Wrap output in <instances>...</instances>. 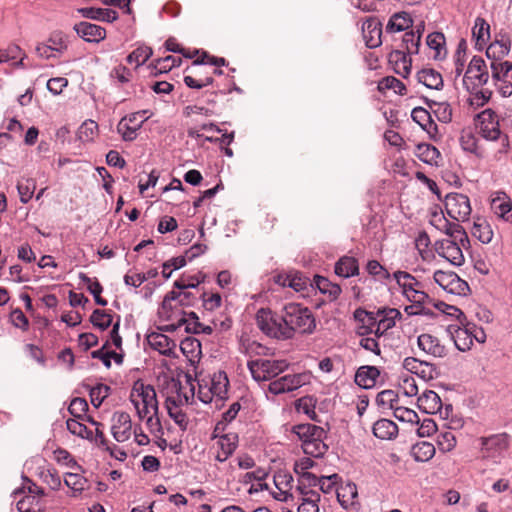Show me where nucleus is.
I'll use <instances>...</instances> for the list:
<instances>
[{
    "mask_svg": "<svg viewBox=\"0 0 512 512\" xmlns=\"http://www.w3.org/2000/svg\"><path fill=\"white\" fill-rule=\"evenodd\" d=\"M130 401L138 418L145 421L150 433L155 436L162 434L163 429L158 416L159 407L154 387L142 381H136L130 392Z\"/></svg>",
    "mask_w": 512,
    "mask_h": 512,
    "instance_id": "f257e3e1",
    "label": "nucleus"
},
{
    "mask_svg": "<svg viewBox=\"0 0 512 512\" xmlns=\"http://www.w3.org/2000/svg\"><path fill=\"white\" fill-rule=\"evenodd\" d=\"M174 293H167L158 309V318L161 322H167L160 327L162 331L174 332L184 328L186 332L199 333L201 330L210 332L207 327L202 329V325L197 321L198 317L194 312H185L183 308L174 299Z\"/></svg>",
    "mask_w": 512,
    "mask_h": 512,
    "instance_id": "f03ea898",
    "label": "nucleus"
},
{
    "mask_svg": "<svg viewBox=\"0 0 512 512\" xmlns=\"http://www.w3.org/2000/svg\"><path fill=\"white\" fill-rule=\"evenodd\" d=\"M284 327L290 331L286 334L287 340L294 337L295 333L310 334L316 327L312 312L298 303H287L282 308Z\"/></svg>",
    "mask_w": 512,
    "mask_h": 512,
    "instance_id": "7ed1b4c3",
    "label": "nucleus"
},
{
    "mask_svg": "<svg viewBox=\"0 0 512 512\" xmlns=\"http://www.w3.org/2000/svg\"><path fill=\"white\" fill-rule=\"evenodd\" d=\"M479 119V130L484 139L496 143L497 148L493 155L494 159L499 160L502 154L507 153L509 148L508 136L502 134L499 129L498 116L491 110L486 109L477 115Z\"/></svg>",
    "mask_w": 512,
    "mask_h": 512,
    "instance_id": "20e7f679",
    "label": "nucleus"
},
{
    "mask_svg": "<svg viewBox=\"0 0 512 512\" xmlns=\"http://www.w3.org/2000/svg\"><path fill=\"white\" fill-rule=\"evenodd\" d=\"M229 380L224 371L215 372L208 380L203 379L199 383L198 398L208 404L213 401L216 406L227 398Z\"/></svg>",
    "mask_w": 512,
    "mask_h": 512,
    "instance_id": "39448f33",
    "label": "nucleus"
},
{
    "mask_svg": "<svg viewBox=\"0 0 512 512\" xmlns=\"http://www.w3.org/2000/svg\"><path fill=\"white\" fill-rule=\"evenodd\" d=\"M255 319L258 328L268 337L287 340L286 334L290 330L284 327L282 313L278 315L269 308H261L257 311Z\"/></svg>",
    "mask_w": 512,
    "mask_h": 512,
    "instance_id": "423d86ee",
    "label": "nucleus"
},
{
    "mask_svg": "<svg viewBox=\"0 0 512 512\" xmlns=\"http://www.w3.org/2000/svg\"><path fill=\"white\" fill-rule=\"evenodd\" d=\"M252 378L257 382L270 381L289 366L285 360L255 359L247 363Z\"/></svg>",
    "mask_w": 512,
    "mask_h": 512,
    "instance_id": "0eeeda50",
    "label": "nucleus"
},
{
    "mask_svg": "<svg viewBox=\"0 0 512 512\" xmlns=\"http://www.w3.org/2000/svg\"><path fill=\"white\" fill-rule=\"evenodd\" d=\"M393 278L403 296L411 303H432V299L421 289V283L408 272L396 271Z\"/></svg>",
    "mask_w": 512,
    "mask_h": 512,
    "instance_id": "6e6552de",
    "label": "nucleus"
},
{
    "mask_svg": "<svg viewBox=\"0 0 512 512\" xmlns=\"http://www.w3.org/2000/svg\"><path fill=\"white\" fill-rule=\"evenodd\" d=\"M489 73L485 61L478 56H474L465 72L463 84L467 90H474L488 82Z\"/></svg>",
    "mask_w": 512,
    "mask_h": 512,
    "instance_id": "1a4fd4ad",
    "label": "nucleus"
},
{
    "mask_svg": "<svg viewBox=\"0 0 512 512\" xmlns=\"http://www.w3.org/2000/svg\"><path fill=\"white\" fill-rule=\"evenodd\" d=\"M220 425L221 423H218L214 430L213 450L215 459L218 462H225L234 453L238 446V435L234 432L218 435L217 432L220 429Z\"/></svg>",
    "mask_w": 512,
    "mask_h": 512,
    "instance_id": "9d476101",
    "label": "nucleus"
},
{
    "mask_svg": "<svg viewBox=\"0 0 512 512\" xmlns=\"http://www.w3.org/2000/svg\"><path fill=\"white\" fill-rule=\"evenodd\" d=\"M445 210L447 214L458 222H465L471 214L469 198L461 193H449L445 197Z\"/></svg>",
    "mask_w": 512,
    "mask_h": 512,
    "instance_id": "9b49d317",
    "label": "nucleus"
},
{
    "mask_svg": "<svg viewBox=\"0 0 512 512\" xmlns=\"http://www.w3.org/2000/svg\"><path fill=\"white\" fill-rule=\"evenodd\" d=\"M434 281L447 293L454 295H466L469 286L455 272L437 270L434 273Z\"/></svg>",
    "mask_w": 512,
    "mask_h": 512,
    "instance_id": "f8f14e48",
    "label": "nucleus"
},
{
    "mask_svg": "<svg viewBox=\"0 0 512 512\" xmlns=\"http://www.w3.org/2000/svg\"><path fill=\"white\" fill-rule=\"evenodd\" d=\"M509 436L506 433L494 434L481 439V453L484 458L497 460L506 452Z\"/></svg>",
    "mask_w": 512,
    "mask_h": 512,
    "instance_id": "ddd939ff",
    "label": "nucleus"
},
{
    "mask_svg": "<svg viewBox=\"0 0 512 512\" xmlns=\"http://www.w3.org/2000/svg\"><path fill=\"white\" fill-rule=\"evenodd\" d=\"M462 247L459 241L451 239L438 240L434 244L436 253L454 266H461L465 262Z\"/></svg>",
    "mask_w": 512,
    "mask_h": 512,
    "instance_id": "4468645a",
    "label": "nucleus"
},
{
    "mask_svg": "<svg viewBox=\"0 0 512 512\" xmlns=\"http://www.w3.org/2000/svg\"><path fill=\"white\" fill-rule=\"evenodd\" d=\"M309 380V376L305 373L288 374L284 375L268 385V391L274 395L292 392L303 385Z\"/></svg>",
    "mask_w": 512,
    "mask_h": 512,
    "instance_id": "2eb2a0df",
    "label": "nucleus"
},
{
    "mask_svg": "<svg viewBox=\"0 0 512 512\" xmlns=\"http://www.w3.org/2000/svg\"><path fill=\"white\" fill-rule=\"evenodd\" d=\"M111 433L117 442H125L132 435L131 417L126 412H115L111 419Z\"/></svg>",
    "mask_w": 512,
    "mask_h": 512,
    "instance_id": "dca6fc26",
    "label": "nucleus"
},
{
    "mask_svg": "<svg viewBox=\"0 0 512 512\" xmlns=\"http://www.w3.org/2000/svg\"><path fill=\"white\" fill-rule=\"evenodd\" d=\"M188 399L189 397L187 395L180 393L166 398V408L169 416L183 430H185L188 425V418L186 413L181 409V405L187 404Z\"/></svg>",
    "mask_w": 512,
    "mask_h": 512,
    "instance_id": "f3484780",
    "label": "nucleus"
},
{
    "mask_svg": "<svg viewBox=\"0 0 512 512\" xmlns=\"http://www.w3.org/2000/svg\"><path fill=\"white\" fill-rule=\"evenodd\" d=\"M146 340L149 346L160 354L168 357L176 356L177 344L167 335L160 332H151L147 335Z\"/></svg>",
    "mask_w": 512,
    "mask_h": 512,
    "instance_id": "a211bd4d",
    "label": "nucleus"
},
{
    "mask_svg": "<svg viewBox=\"0 0 512 512\" xmlns=\"http://www.w3.org/2000/svg\"><path fill=\"white\" fill-rule=\"evenodd\" d=\"M362 34L367 47H378L381 44V23L376 18L367 19L362 24Z\"/></svg>",
    "mask_w": 512,
    "mask_h": 512,
    "instance_id": "6ab92c4d",
    "label": "nucleus"
},
{
    "mask_svg": "<svg viewBox=\"0 0 512 512\" xmlns=\"http://www.w3.org/2000/svg\"><path fill=\"white\" fill-rule=\"evenodd\" d=\"M418 347L433 357H444L446 355V348L442 345L438 338L431 334H421L417 339Z\"/></svg>",
    "mask_w": 512,
    "mask_h": 512,
    "instance_id": "aec40b11",
    "label": "nucleus"
},
{
    "mask_svg": "<svg viewBox=\"0 0 512 512\" xmlns=\"http://www.w3.org/2000/svg\"><path fill=\"white\" fill-rule=\"evenodd\" d=\"M74 30L87 42H99L106 36V31L103 27L89 22L76 24Z\"/></svg>",
    "mask_w": 512,
    "mask_h": 512,
    "instance_id": "412c9836",
    "label": "nucleus"
},
{
    "mask_svg": "<svg viewBox=\"0 0 512 512\" xmlns=\"http://www.w3.org/2000/svg\"><path fill=\"white\" fill-rule=\"evenodd\" d=\"M420 410L426 414H436L442 409V402L439 395L432 390H425L417 399Z\"/></svg>",
    "mask_w": 512,
    "mask_h": 512,
    "instance_id": "4be33fe9",
    "label": "nucleus"
},
{
    "mask_svg": "<svg viewBox=\"0 0 512 512\" xmlns=\"http://www.w3.org/2000/svg\"><path fill=\"white\" fill-rule=\"evenodd\" d=\"M137 114H130L120 120L117 125V131L121 134L124 141H133L137 137L138 130L142 127L144 120L134 123Z\"/></svg>",
    "mask_w": 512,
    "mask_h": 512,
    "instance_id": "5701e85b",
    "label": "nucleus"
},
{
    "mask_svg": "<svg viewBox=\"0 0 512 512\" xmlns=\"http://www.w3.org/2000/svg\"><path fill=\"white\" fill-rule=\"evenodd\" d=\"M380 376V371L375 366H361L355 374V383L364 389L373 388Z\"/></svg>",
    "mask_w": 512,
    "mask_h": 512,
    "instance_id": "b1692460",
    "label": "nucleus"
},
{
    "mask_svg": "<svg viewBox=\"0 0 512 512\" xmlns=\"http://www.w3.org/2000/svg\"><path fill=\"white\" fill-rule=\"evenodd\" d=\"M449 332L458 350L467 351L473 345L472 330L469 327L449 326Z\"/></svg>",
    "mask_w": 512,
    "mask_h": 512,
    "instance_id": "393cba45",
    "label": "nucleus"
},
{
    "mask_svg": "<svg viewBox=\"0 0 512 512\" xmlns=\"http://www.w3.org/2000/svg\"><path fill=\"white\" fill-rule=\"evenodd\" d=\"M292 433L301 441V446L309 442V440H314L316 437H324L325 435L323 428L309 423L294 426Z\"/></svg>",
    "mask_w": 512,
    "mask_h": 512,
    "instance_id": "a878e982",
    "label": "nucleus"
},
{
    "mask_svg": "<svg viewBox=\"0 0 512 512\" xmlns=\"http://www.w3.org/2000/svg\"><path fill=\"white\" fill-rule=\"evenodd\" d=\"M354 318L358 323L356 327L357 333L361 336L370 335L377 319L374 314L358 308L354 312Z\"/></svg>",
    "mask_w": 512,
    "mask_h": 512,
    "instance_id": "bb28decb",
    "label": "nucleus"
},
{
    "mask_svg": "<svg viewBox=\"0 0 512 512\" xmlns=\"http://www.w3.org/2000/svg\"><path fill=\"white\" fill-rule=\"evenodd\" d=\"M417 81L429 89L440 90L443 87L442 75L432 69L423 68L416 74Z\"/></svg>",
    "mask_w": 512,
    "mask_h": 512,
    "instance_id": "cd10ccee",
    "label": "nucleus"
},
{
    "mask_svg": "<svg viewBox=\"0 0 512 512\" xmlns=\"http://www.w3.org/2000/svg\"><path fill=\"white\" fill-rule=\"evenodd\" d=\"M511 50V41L508 38H501L493 41L486 49V56L492 61H500Z\"/></svg>",
    "mask_w": 512,
    "mask_h": 512,
    "instance_id": "c85d7f7f",
    "label": "nucleus"
},
{
    "mask_svg": "<svg viewBox=\"0 0 512 512\" xmlns=\"http://www.w3.org/2000/svg\"><path fill=\"white\" fill-rule=\"evenodd\" d=\"M300 489L302 501L298 507V512H319L318 503L321 498L320 494L316 490L306 487Z\"/></svg>",
    "mask_w": 512,
    "mask_h": 512,
    "instance_id": "c756f323",
    "label": "nucleus"
},
{
    "mask_svg": "<svg viewBox=\"0 0 512 512\" xmlns=\"http://www.w3.org/2000/svg\"><path fill=\"white\" fill-rule=\"evenodd\" d=\"M399 316L400 312L398 310L390 309L386 316H380L379 319H376L371 334L377 338H380L387 330L395 326V318Z\"/></svg>",
    "mask_w": 512,
    "mask_h": 512,
    "instance_id": "7c9ffc66",
    "label": "nucleus"
},
{
    "mask_svg": "<svg viewBox=\"0 0 512 512\" xmlns=\"http://www.w3.org/2000/svg\"><path fill=\"white\" fill-rule=\"evenodd\" d=\"M373 434L382 440H390L397 436V425L388 419H380L373 425Z\"/></svg>",
    "mask_w": 512,
    "mask_h": 512,
    "instance_id": "2f4dec72",
    "label": "nucleus"
},
{
    "mask_svg": "<svg viewBox=\"0 0 512 512\" xmlns=\"http://www.w3.org/2000/svg\"><path fill=\"white\" fill-rule=\"evenodd\" d=\"M358 272V263L354 257L344 256L335 264V273L340 277L349 278L357 275Z\"/></svg>",
    "mask_w": 512,
    "mask_h": 512,
    "instance_id": "473e14b6",
    "label": "nucleus"
},
{
    "mask_svg": "<svg viewBox=\"0 0 512 512\" xmlns=\"http://www.w3.org/2000/svg\"><path fill=\"white\" fill-rule=\"evenodd\" d=\"M179 348L190 362L197 361L201 355V343L194 337H186L183 339L180 342Z\"/></svg>",
    "mask_w": 512,
    "mask_h": 512,
    "instance_id": "72a5a7b5",
    "label": "nucleus"
},
{
    "mask_svg": "<svg viewBox=\"0 0 512 512\" xmlns=\"http://www.w3.org/2000/svg\"><path fill=\"white\" fill-rule=\"evenodd\" d=\"M81 13L85 18L113 22L118 19V13L108 8H84Z\"/></svg>",
    "mask_w": 512,
    "mask_h": 512,
    "instance_id": "f704fd0d",
    "label": "nucleus"
},
{
    "mask_svg": "<svg viewBox=\"0 0 512 512\" xmlns=\"http://www.w3.org/2000/svg\"><path fill=\"white\" fill-rule=\"evenodd\" d=\"M45 508L40 496L27 494L17 502L19 512H42Z\"/></svg>",
    "mask_w": 512,
    "mask_h": 512,
    "instance_id": "c9c22d12",
    "label": "nucleus"
},
{
    "mask_svg": "<svg viewBox=\"0 0 512 512\" xmlns=\"http://www.w3.org/2000/svg\"><path fill=\"white\" fill-rule=\"evenodd\" d=\"M411 455L417 462H427L435 455V447L427 441H421L412 446Z\"/></svg>",
    "mask_w": 512,
    "mask_h": 512,
    "instance_id": "e433bc0d",
    "label": "nucleus"
},
{
    "mask_svg": "<svg viewBox=\"0 0 512 512\" xmlns=\"http://www.w3.org/2000/svg\"><path fill=\"white\" fill-rule=\"evenodd\" d=\"M413 21L409 13H395L389 20L386 29L390 32H401L411 27Z\"/></svg>",
    "mask_w": 512,
    "mask_h": 512,
    "instance_id": "4c0bfd02",
    "label": "nucleus"
},
{
    "mask_svg": "<svg viewBox=\"0 0 512 512\" xmlns=\"http://www.w3.org/2000/svg\"><path fill=\"white\" fill-rule=\"evenodd\" d=\"M64 483L72 490L74 495L82 493L88 487L87 479L78 472L66 473Z\"/></svg>",
    "mask_w": 512,
    "mask_h": 512,
    "instance_id": "58836bf2",
    "label": "nucleus"
},
{
    "mask_svg": "<svg viewBox=\"0 0 512 512\" xmlns=\"http://www.w3.org/2000/svg\"><path fill=\"white\" fill-rule=\"evenodd\" d=\"M357 496V486L354 483H346L337 490V498L345 508L353 505Z\"/></svg>",
    "mask_w": 512,
    "mask_h": 512,
    "instance_id": "ea45409f",
    "label": "nucleus"
},
{
    "mask_svg": "<svg viewBox=\"0 0 512 512\" xmlns=\"http://www.w3.org/2000/svg\"><path fill=\"white\" fill-rule=\"evenodd\" d=\"M314 285L321 293L327 294L331 300L337 299L341 293V288L338 284L332 283L322 276L314 277Z\"/></svg>",
    "mask_w": 512,
    "mask_h": 512,
    "instance_id": "a19ab883",
    "label": "nucleus"
},
{
    "mask_svg": "<svg viewBox=\"0 0 512 512\" xmlns=\"http://www.w3.org/2000/svg\"><path fill=\"white\" fill-rule=\"evenodd\" d=\"M429 107L440 122H442V123L451 122L452 108L448 102L432 100L429 103Z\"/></svg>",
    "mask_w": 512,
    "mask_h": 512,
    "instance_id": "79ce46f5",
    "label": "nucleus"
},
{
    "mask_svg": "<svg viewBox=\"0 0 512 512\" xmlns=\"http://www.w3.org/2000/svg\"><path fill=\"white\" fill-rule=\"evenodd\" d=\"M46 42L59 55L63 54L68 48V36L59 30L53 31Z\"/></svg>",
    "mask_w": 512,
    "mask_h": 512,
    "instance_id": "37998d69",
    "label": "nucleus"
},
{
    "mask_svg": "<svg viewBox=\"0 0 512 512\" xmlns=\"http://www.w3.org/2000/svg\"><path fill=\"white\" fill-rule=\"evenodd\" d=\"M418 158L429 165L437 164L440 152L430 144H420L417 146Z\"/></svg>",
    "mask_w": 512,
    "mask_h": 512,
    "instance_id": "c03bdc74",
    "label": "nucleus"
},
{
    "mask_svg": "<svg viewBox=\"0 0 512 512\" xmlns=\"http://www.w3.org/2000/svg\"><path fill=\"white\" fill-rule=\"evenodd\" d=\"M451 240L459 241L462 246L469 244V238L464 228L458 224L448 221L446 229L442 230Z\"/></svg>",
    "mask_w": 512,
    "mask_h": 512,
    "instance_id": "a18cd8bd",
    "label": "nucleus"
},
{
    "mask_svg": "<svg viewBox=\"0 0 512 512\" xmlns=\"http://www.w3.org/2000/svg\"><path fill=\"white\" fill-rule=\"evenodd\" d=\"M324 437H316L314 440H309L306 444L302 445L303 452L311 457H321L325 454L328 447L323 442Z\"/></svg>",
    "mask_w": 512,
    "mask_h": 512,
    "instance_id": "49530a36",
    "label": "nucleus"
},
{
    "mask_svg": "<svg viewBox=\"0 0 512 512\" xmlns=\"http://www.w3.org/2000/svg\"><path fill=\"white\" fill-rule=\"evenodd\" d=\"M411 117L423 130L430 131L433 127V121L428 110L423 107H415L411 112Z\"/></svg>",
    "mask_w": 512,
    "mask_h": 512,
    "instance_id": "de8ad7c7",
    "label": "nucleus"
},
{
    "mask_svg": "<svg viewBox=\"0 0 512 512\" xmlns=\"http://www.w3.org/2000/svg\"><path fill=\"white\" fill-rule=\"evenodd\" d=\"M494 213L506 222H512V205L510 202L497 198L492 201Z\"/></svg>",
    "mask_w": 512,
    "mask_h": 512,
    "instance_id": "09e8293b",
    "label": "nucleus"
},
{
    "mask_svg": "<svg viewBox=\"0 0 512 512\" xmlns=\"http://www.w3.org/2000/svg\"><path fill=\"white\" fill-rule=\"evenodd\" d=\"M152 49L148 46H140L127 56L129 64H135L136 67L143 65L151 56Z\"/></svg>",
    "mask_w": 512,
    "mask_h": 512,
    "instance_id": "8fccbe9b",
    "label": "nucleus"
},
{
    "mask_svg": "<svg viewBox=\"0 0 512 512\" xmlns=\"http://www.w3.org/2000/svg\"><path fill=\"white\" fill-rule=\"evenodd\" d=\"M36 189V182L34 179H22L17 183V190L20 196V201L24 204L28 203Z\"/></svg>",
    "mask_w": 512,
    "mask_h": 512,
    "instance_id": "3c124183",
    "label": "nucleus"
},
{
    "mask_svg": "<svg viewBox=\"0 0 512 512\" xmlns=\"http://www.w3.org/2000/svg\"><path fill=\"white\" fill-rule=\"evenodd\" d=\"M83 420L84 419L76 418L68 419L66 421L67 429L73 435H76L83 439H90L92 438V432L87 429L85 424L82 422Z\"/></svg>",
    "mask_w": 512,
    "mask_h": 512,
    "instance_id": "603ef678",
    "label": "nucleus"
},
{
    "mask_svg": "<svg viewBox=\"0 0 512 512\" xmlns=\"http://www.w3.org/2000/svg\"><path fill=\"white\" fill-rule=\"evenodd\" d=\"M472 234L483 244L490 243L493 238V231L490 225L485 221L475 222L472 229Z\"/></svg>",
    "mask_w": 512,
    "mask_h": 512,
    "instance_id": "864d4df0",
    "label": "nucleus"
},
{
    "mask_svg": "<svg viewBox=\"0 0 512 512\" xmlns=\"http://www.w3.org/2000/svg\"><path fill=\"white\" fill-rule=\"evenodd\" d=\"M68 411L76 419H86L87 421L91 419L86 415L88 403L84 398H74L68 407Z\"/></svg>",
    "mask_w": 512,
    "mask_h": 512,
    "instance_id": "5fc2aeb1",
    "label": "nucleus"
},
{
    "mask_svg": "<svg viewBox=\"0 0 512 512\" xmlns=\"http://www.w3.org/2000/svg\"><path fill=\"white\" fill-rule=\"evenodd\" d=\"M490 67L492 78L496 81L505 80L509 72L512 71V63L509 61H492Z\"/></svg>",
    "mask_w": 512,
    "mask_h": 512,
    "instance_id": "6e6d98bb",
    "label": "nucleus"
},
{
    "mask_svg": "<svg viewBox=\"0 0 512 512\" xmlns=\"http://www.w3.org/2000/svg\"><path fill=\"white\" fill-rule=\"evenodd\" d=\"M90 321L94 327L104 331L111 325L112 316L104 310L96 309L91 314Z\"/></svg>",
    "mask_w": 512,
    "mask_h": 512,
    "instance_id": "4d7b16f0",
    "label": "nucleus"
},
{
    "mask_svg": "<svg viewBox=\"0 0 512 512\" xmlns=\"http://www.w3.org/2000/svg\"><path fill=\"white\" fill-rule=\"evenodd\" d=\"M421 34L420 31L417 32L410 31L406 32L403 36V44L405 46L407 55L417 54L419 50Z\"/></svg>",
    "mask_w": 512,
    "mask_h": 512,
    "instance_id": "13d9d810",
    "label": "nucleus"
},
{
    "mask_svg": "<svg viewBox=\"0 0 512 512\" xmlns=\"http://www.w3.org/2000/svg\"><path fill=\"white\" fill-rule=\"evenodd\" d=\"M393 415L397 420L401 422L419 424L418 414L410 408L397 406L393 408Z\"/></svg>",
    "mask_w": 512,
    "mask_h": 512,
    "instance_id": "bf43d9fd",
    "label": "nucleus"
},
{
    "mask_svg": "<svg viewBox=\"0 0 512 512\" xmlns=\"http://www.w3.org/2000/svg\"><path fill=\"white\" fill-rule=\"evenodd\" d=\"M473 37L476 38L477 44L479 42H485L490 37V26L481 17H477L472 30Z\"/></svg>",
    "mask_w": 512,
    "mask_h": 512,
    "instance_id": "052dcab7",
    "label": "nucleus"
},
{
    "mask_svg": "<svg viewBox=\"0 0 512 512\" xmlns=\"http://www.w3.org/2000/svg\"><path fill=\"white\" fill-rule=\"evenodd\" d=\"M98 132V124L93 120H86L78 130V137L83 142L92 141Z\"/></svg>",
    "mask_w": 512,
    "mask_h": 512,
    "instance_id": "680f3d73",
    "label": "nucleus"
},
{
    "mask_svg": "<svg viewBox=\"0 0 512 512\" xmlns=\"http://www.w3.org/2000/svg\"><path fill=\"white\" fill-rule=\"evenodd\" d=\"M90 399L94 407L98 408L110 394V387L106 384H98L91 388Z\"/></svg>",
    "mask_w": 512,
    "mask_h": 512,
    "instance_id": "e2e57ef3",
    "label": "nucleus"
},
{
    "mask_svg": "<svg viewBox=\"0 0 512 512\" xmlns=\"http://www.w3.org/2000/svg\"><path fill=\"white\" fill-rule=\"evenodd\" d=\"M437 444L443 452H449L456 446V438L451 431H442L437 435Z\"/></svg>",
    "mask_w": 512,
    "mask_h": 512,
    "instance_id": "0e129e2a",
    "label": "nucleus"
},
{
    "mask_svg": "<svg viewBox=\"0 0 512 512\" xmlns=\"http://www.w3.org/2000/svg\"><path fill=\"white\" fill-rule=\"evenodd\" d=\"M54 459L61 465H65L66 467L72 470H80V466L77 464L72 455L65 449H56L54 451Z\"/></svg>",
    "mask_w": 512,
    "mask_h": 512,
    "instance_id": "69168bd1",
    "label": "nucleus"
},
{
    "mask_svg": "<svg viewBox=\"0 0 512 512\" xmlns=\"http://www.w3.org/2000/svg\"><path fill=\"white\" fill-rule=\"evenodd\" d=\"M397 65V73L402 77H407L411 72V59L410 57L402 52H396L394 54Z\"/></svg>",
    "mask_w": 512,
    "mask_h": 512,
    "instance_id": "338daca9",
    "label": "nucleus"
},
{
    "mask_svg": "<svg viewBox=\"0 0 512 512\" xmlns=\"http://www.w3.org/2000/svg\"><path fill=\"white\" fill-rule=\"evenodd\" d=\"M366 270L370 275L379 279H388L390 277L389 272L377 260L368 261Z\"/></svg>",
    "mask_w": 512,
    "mask_h": 512,
    "instance_id": "774afa93",
    "label": "nucleus"
}]
</instances>
